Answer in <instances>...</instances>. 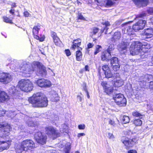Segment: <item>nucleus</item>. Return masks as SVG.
<instances>
[{
	"mask_svg": "<svg viewBox=\"0 0 153 153\" xmlns=\"http://www.w3.org/2000/svg\"><path fill=\"white\" fill-rule=\"evenodd\" d=\"M106 2L105 3V6L111 7L113 5L114 3L111 0H106Z\"/></svg>",
	"mask_w": 153,
	"mask_h": 153,
	"instance_id": "41",
	"label": "nucleus"
},
{
	"mask_svg": "<svg viewBox=\"0 0 153 153\" xmlns=\"http://www.w3.org/2000/svg\"><path fill=\"white\" fill-rule=\"evenodd\" d=\"M85 135V134L83 133H79L78 134V137H79L81 136H84Z\"/></svg>",
	"mask_w": 153,
	"mask_h": 153,
	"instance_id": "59",
	"label": "nucleus"
},
{
	"mask_svg": "<svg viewBox=\"0 0 153 153\" xmlns=\"http://www.w3.org/2000/svg\"><path fill=\"white\" fill-rule=\"evenodd\" d=\"M111 65L117 64L119 63V61L118 58L116 57H113L110 59Z\"/></svg>",
	"mask_w": 153,
	"mask_h": 153,
	"instance_id": "30",
	"label": "nucleus"
},
{
	"mask_svg": "<svg viewBox=\"0 0 153 153\" xmlns=\"http://www.w3.org/2000/svg\"><path fill=\"white\" fill-rule=\"evenodd\" d=\"M79 49L76 51L75 56L76 60L77 61H82V52Z\"/></svg>",
	"mask_w": 153,
	"mask_h": 153,
	"instance_id": "26",
	"label": "nucleus"
},
{
	"mask_svg": "<svg viewBox=\"0 0 153 153\" xmlns=\"http://www.w3.org/2000/svg\"><path fill=\"white\" fill-rule=\"evenodd\" d=\"M9 99V96L4 91H0V102H2Z\"/></svg>",
	"mask_w": 153,
	"mask_h": 153,
	"instance_id": "25",
	"label": "nucleus"
},
{
	"mask_svg": "<svg viewBox=\"0 0 153 153\" xmlns=\"http://www.w3.org/2000/svg\"><path fill=\"white\" fill-rule=\"evenodd\" d=\"M113 70L115 72L119 71L120 68V65L119 63L117 64L111 65Z\"/></svg>",
	"mask_w": 153,
	"mask_h": 153,
	"instance_id": "37",
	"label": "nucleus"
},
{
	"mask_svg": "<svg viewBox=\"0 0 153 153\" xmlns=\"http://www.w3.org/2000/svg\"><path fill=\"white\" fill-rule=\"evenodd\" d=\"M114 45L113 44H110L108 48L106 50L108 51V52H110L111 53V51H112L114 49Z\"/></svg>",
	"mask_w": 153,
	"mask_h": 153,
	"instance_id": "45",
	"label": "nucleus"
},
{
	"mask_svg": "<svg viewBox=\"0 0 153 153\" xmlns=\"http://www.w3.org/2000/svg\"><path fill=\"white\" fill-rule=\"evenodd\" d=\"M108 134L109 138L112 139L114 138V136L112 133H109Z\"/></svg>",
	"mask_w": 153,
	"mask_h": 153,
	"instance_id": "53",
	"label": "nucleus"
},
{
	"mask_svg": "<svg viewBox=\"0 0 153 153\" xmlns=\"http://www.w3.org/2000/svg\"><path fill=\"white\" fill-rule=\"evenodd\" d=\"M81 42L82 40L80 38H78L74 40L71 47V49L75 50L76 48L77 49L79 48L80 50H82V48L81 47H80L81 44Z\"/></svg>",
	"mask_w": 153,
	"mask_h": 153,
	"instance_id": "17",
	"label": "nucleus"
},
{
	"mask_svg": "<svg viewBox=\"0 0 153 153\" xmlns=\"http://www.w3.org/2000/svg\"><path fill=\"white\" fill-rule=\"evenodd\" d=\"M134 4L142 6H146L149 3V0H132Z\"/></svg>",
	"mask_w": 153,
	"mask_h": 153,
	"instance_id": "23",
	"label": "nucleus"
},
{
	"mask_svg": "<svg viewBox=\"0 0 153 153\" xmlns=\"http://www.w3.org/2000/svg\"><path fill=\"white\" fill-rule=\"evenodd\" d=\"M78 128L80 130H83L85 128V126L84 124H80L78 126Z\"/></svg>",
	"mask_w": 153,
	"mask_h": 153,
	"instance_id": "49",
	"label": "nucleus"
},
{
	"mask_svg": "<svg viewBox=\"0 0 153 153\" xmlns=\"http://www.w3.org/2000/svg\"><path fill=\"white\" fill-rule=\"evenodd\" d=\"M37 67L39 68V70L37 73L38 76L45 77L47 74L46 68L42 63L38 61H34L32 63L28 69L29 74H30L33 73L36 70Z\"/></svg>",
	"mask_w": 153,
	"mask_h": 153,
	"instance_id": "3",
	"label": "nucleus"
},
{
	"mask_svg": "<svg viewBox=\"0 0 153 153\" xmlns=\"http://www.w3.org/2000/svg\"><path fill=\"white\" fill-rule=\"evenodd\" d=\"M104 73L106 78H110L112 77L113 76V73L110 69L105 71Z\"/></svg>",
	"mask_w": 153,
	"mask_h": 153,
	"instance_id": "33",
	"label": "nucleus"
},
{
	"mask_svg": "<svg viewBox=\"0 0 153 153\" xmlns=\"http://www.w3.org/2000/svg\"><path fill=\"white\" fill-rule=\"evenodd\" d=\"M77 97L79 98V101H81L82 100L81 97L80 96L78 95L77 96Z\"/></svg>",
	"mask_w": 153,
	"mask_h": 153,
	"instance_id": "62",
	"label": "nucleus"
},
{
	"mask_svg": "<svg viewBox=\"0 0 153 153\" xmlns=\"http://www.w3.org/2000/svg\"><path fill=\"white\" fill-rule=\"evenodd\" d=\"M41 25L38 23L36 26H34L33 28L32 33L34 38L39 42H42L45 40V38L44 35H40V37L39 36V31L40 29Z\"/></svg>",
	"mask_w": 153,
	"mask_h": 153,
	"instance_id": "10",
	"label": "nucleus"
},
{
	"mask_svg": "<svg viewBox=\"0 0 153 153\" xmlns=\"http://www.w3.org/2000/svg\"><path fill=\"white\" fill-rule=\"evenodd\" d=\"M123 84V82L121 79L117 80L114 82V85L117 87H120Z\"/></svg>",
	"mask_w": 153,
	"mask_h": 153,
	"instance_id": "32",
	"label": "nucleus"
},
{
	"mask_svg": "<svg viewBox=\"0 0 153 153\" xmlns=\"http://www.w3.org/2000/svg\"><path fill=\"white\" fill-rule=\"evenodd\" d=\"M17 86L21 91L27 93L32 91L33 87L32 82L26 79L20 80L18 82Z\"/></svg>",
	"mask_w": 153,
	"mask_h": 153,
	"instance_id": "4",
	"label": "nucleus"
},
{
	"mask_svg": "<svg viewBox=\"0 0 153 153\" xmlns=\"http://www.w3.org/2000/svg\"><path fill=\"white\" fill-rule=\"evenodd\" d=\"M106 0H95L96 2H97L98 6H103L105 5Z\"/></svg>",
	"mask_w": 153,
	"mask_h": 153,
	"instance_id": "36",
	"label": "nucleus"
},
{
	"mask_svg": "<svg viewBox=\"0 0 153 153\" xmlns=\"http://www.w3.org/2000/svg\"><path fill=\"white\" fill-rule=\"evenodd\" d=\"M11 8L16 7V5L15 3H12L11 4Z\"/></svg>",
	"mask_w": 153,
	"mask_h": 153,
	"instance_id": "60",
	"label": "nucleus"
},
{
	"mask_svg": "<svg viewBox=\"0 0 153 153\" xmlns=\"http://www.w3.org/2000/svg\"><path fill=\"white\" fill-rule=\"evenodd\" d=\"M86 92V94L87 95L88 98L89 99L90 98V96L89 95V93H88V91L87 92Z\"/></svg>",
	"mask_w": 153,
	"mask_h": 153,
	"instance_id": "63",
	"label": "nucleus"
},
{
	"mask_svg": "<svg viewBox=\"0 0 153 153\" xmlns=\"http://www.w3.org/2000/svg\"><path fill=\"white\" fill-rule=\"evenodd\" d=\"M16 151L17 153H21L23 151H24L22 150L20 146V148H16Z\"/></svg>",
	"mask_w": 153,
	"mask_h": 153,
	"instance_id": "48",
	"label": "nucleus"
},
{
	"mask_svg": "<svg viewBox=\"0 0 153 153\" xmlns=\"http://www.w3.org/2000/svg\"><path fill=\"white\" fill-rule=\"evenodd\" d=\"M148 12L150 14H153V7L149 8L148 10Z\"/></svg>",
	"mask_w": 153,
	"mask_h": 153,
	"instance_id": "52",
	"label": "nucleus"
},
{
	"mask_svg": "<svg viewBox=\"0 0 153 153\" xmlns=\"http://www.w3.org/2000/svg\"><path fill=\"white\" fill-rule=\"evenodd\" d=\"M65 53L67 56H69L71 55V53L69 49H66L65 51Z\"/></svg>",
	"mask_w": 153,
	"mask_h": 153,
	"instance_id": "50",
	"label": "nucleus"
},
{
	"mask_svg": "<svg viewBox=\"0 0 153 153\" xmlns=\"http://www.w3.org/2000/svg\"><path fill=\"white\" fill-rule=\"evenodd\" d=\"M111 56V53L106 50H104L101 53V59L103 61L107 62L109 61Z\"/></svg>",
	"mask_w": 153,
	"mask_h": 153,
	"instance_id": "16",
	"label": "nucleus"
},
{
	"mask_svg": "<svg viewBox=\"0 0 153 153\" xmlns=\"http://www.w3.org/2000/svg\"><path fill=\"white\" fill-rule=\"evenodd\" d=\"M2 18L3 19V21L7 23L12 24L13 23L12 19H10V18L6 16H3Z\"/></svg>",
	"mask_w": 153,
	"mask_h": 153,
	"instance_id": "34",
	"label": "nucleus"
},
{
	"mask_svg": "<svg viewBox=\"0 0 153 153\" xmlns=\"http://www.w3.org/2000/svg\"><path fill=\"white\" fill-rule=\"evenodd\" d=\"M24 16L26 17H29V15H30V13H29L27 11H25L24 13Z\"/></svg>",
	"mask_w": 153,
	"mask_h": 153,
	"instance_id": "54",
	"label": "nucleus"
},
{
	"mask_svg": "<svg viewBox=\"0 0 153 153\" xmlns=\"http://www.w3.org/2000/svg\"><path fill=\"white\" fill-rule=\"evenodd\" d=\"M149 87L150 89H153V81L150 82Z\"/></svg>",
	"mask_w": 153,
	"mask_h": 153,
	"instance_id": "56",
	"label": "nucleus"
},
{
	"mask_svg": "<svg viewBox=\"0 0 153 153\" xmlns=\"http://www.w3.org/2000/svg\"><path fill=\"white\" fill-rule=\"evenodd\" d=\"M6 112V111L3 109L0 110V117L4 116Z\"/></svg>",
	"mask_w": 153,
	"mask_h": 153,
	"instance_id": "47",
	"label": "nucleus"
},
{
	"mask_svg": "<svg viewBox=\"0 0 153 153\" xmlns=\"http://www.w3.org/2000/svg\"><path fill=\"white\" fill-rule=\"evenodd\" d=\"M12 79L9 74L2 73L0 74V82L7 84L11 81Z\"/></svg>",
	"mask_w": 153,
	"mask_h": 153,
	"instance_id": "15",
	"label": "nucleus"
},
{
	"mask_svg": "<svg viewBox=\"0 0 153 153\" xmlns=\"http://www.w3.org/2000/svg\"><path fill=\"white\" fill-rule=\"evenodd\" d=\"M11 140L0 141V152L8 150L11 145Z\"/></svg>",
	"mask_w": 153,
	"mask_h": 153,
	"instance_id": "14",
	"label": "nucleus"
},
{
	"mask_svg": "<svg viewBox=\"0 0 153 153\" xmlns=\"http://www.w3.org/2000/svg\"><path fill=\"white\" fill-rule=\"evenodd\" d=\"M36 84L40 87L45 88H49L52 85L51 81L44 78L37 79L36 81Z\"/></svg>",
	"mask_w": 153,
	"mask_h": 153,
	"instance_id": "13",
	"label": "nucleus"
},
{
	"mask_svg": "<svg viewBox=\"0 0 153 153\" xmlns=\"http://www.w3.org/2000/svg\"><path fill=\"white\" fill-rule=\"evenodd\" d=\"M132 115L133 117H140L142 116L141 113L137 111H134L132 113Z\"/></svg>",
	"mask_w": 153,
	"mask_h": 153,
	"instance_id": "43",
	"label": "nucleus"
},
{
	"mask_svg": "<svg viewBox=\"0 0 153 153\" xmlns=\"http://www.w3.org/2000/svg\"><path fill=\"white\" fill-rule=\"evenodd\" d=\"M102 69L104 73L110 69L109 66L107 64L103 65L102 67Z\"/></svg>",
	"mask_w": 153,
	"mask_h": 153,
	"instance_id": "40",
	"label": "nucleus"
},
{
	"mask_svg": "<svg viewBox=\"0 0 153 153\" xmlns=\"http://www.w3.org/2000/svg\"><path fill=\"white\" fill-rule=\"evenodd\" d=\"M94 46V45L90 42L87 45V48L88 49L92 48Z\"/></svg>",
	"mask_w": 153,
	"mask_h": 153,
	"instance_id": "51",
	"label": "nucleus"
},
{
	"mask_svg": "<svg viewBox=\"0 0 153 153\" xmlns=\"http://www.w3.org/2000/svg\"><path fill=\"white\" fill-rule=\"evenodd\" d=\"M101 24L104 26L103 28L101 30V33H103L105 30V33L107 34L108 33V30L109 29L108 27L110 26L111 24L110 22L108 21H106L104 22L101 23Z\"/></svg>",
	"mask_w": 153,
	"mask_h": 153,
	"instance_id": "22",
	"label": "nucleus"
},
{
	"mask_svg": "<svg viewBox=\"0 0 153 153\" xmlns=\"http://www.w3.org/2000/svg\"><path fill=\"white\" fill-rule=\"evenodd\" d=\"M28 101L35 108L46 107L48 102L47 98L40 92L33 94L28 98Z\"/></svg>",
	"mask_w": 153,
	"mask_h": 153,
	"instance_id": "1",
	"label": "nucleus"
},
{
	"mask_svg": "<svg viewBox=\"0 0 153 153\" xmlns=\"http://www.w3.org/2000/svg\"><path fill=\"white\" fill-rule=\"evenodd\" d=\"M142 34L143 36H146V38H151L153 36V28L149 27L145 29Z\"/></svg>",
	"mask_w": 153,
	"mask_h": 153,
	"instance_id": "20",
	"label": "nucleus"
},
{
	"mask_svg": "<svg viewBox=\"0 0 153 153\" xmlns=\"http://www.w3.org/2000/svg\"><path fill=\"white\" fill-rule=\"evenodd\" d=\"M21 147L25 152L30 151V149L35 147V143L31 139H27L23 140L21 142Z\"/></svg>",
	"mask_w": 153,
	"mask_h": 153,
	"instance_id": "9",
	"label": "nucleus"
},
{
	"mask_svg": "<svg viewBox=\"0 0 153 153\" xmlns=\"http://www.w3.org/2000/svg\"><path fill=\"white\" fill-rule=\"evenodd\" d=\"M9 13L12 15H14L15 14L14 10L11 9L9 10Z\"/></svg>",
	"mask_w": 153,
	"mask_h": 153,
	"instance_id": "58",
	"label": "nucleus"
},
{
	"mask_svg": "<svg viewBox=\"0 0 153 153\" xmlns=\"http://www.w3.org/2000/svg\"><path fill=\"white\" fill-rule=\"evenodd\" d=\"M132 123L136 126H141L142 124V121L139 118L135 119L133 120Z\"/></svg>",
	"mask_w": 153,
	"mask_h": 153,
	"instance_id": "29",
	"label": "nucleus"
},
{
	"mask_svg": "<svg viewBox=\"0 0 153 153\" xmlns=\"http://www.w3.org/2000/svg\"><path fill=\"white\" fill-rule=\"evenodd\" d=\"M108 123L109 124L113 126H114L116 125V123L114 120L111 119H109Z\"/></svg>",
	"mask_w": 153,
	"mask_h": 153,
	"instance_id": "46",
	"label": "nucleus"
},
{
	"mask_svg": "<svg viewBox=\"0 0 153 153\" xmlns=\"http://www.w3.org/2000/svg\"><path fill=\"white\" fill-rule=\"evenodd\" d=\"M83 89L85 91V92L88 91V90L86 86V85L85 84L84 87L83 88Z\"/></svg>",
	"mask_w": 153,
	"mask_h": 153,
	"instance_id": "61",
	"label": "nucleus"
},
{
	"mask_svg": "<svg viewBox=\"0 0 153 153\" xmlns=\"http://www.w3.org/2000/svg\"><path fill=\"white\" fill-rule=\"evenodd\" d=\"M121 37V32L119 31H117L114 33L111 39V41L115 42L116 41L120 39Z\"/></svg>",
	"mask_w": 153,
	"mask_h": 153,
	"instance_id": "24",
	"label": "nucleus"
},
{
	"mask_svg": "<svg viewBox=\"0 0 153 153\" xmlns=\"http://www.w3.org/2000/svg\"><path fill=\"white\" fill-rule=\"evenodd\" d=\"M45 130L46 134L49 137L53 138V139L60 137L61 135V133L59 132L56 128L52 126L45 127Z\"/></svg>",
	"mask_w": 153,
	"mask_h": 153,
	"instance_id": "8",
	"label": "nucleus"
},
{
	"mask_svg": "<svg viewBox=\"0 0 153 153\" xmlns=\"http://www.w3.org/2000/svg\"><path fill=\"white\" fill-rule=\"evenodd\" d=\"M129 46V43L127 42L123 41L120 45V48L121 51L126 50Z\"/></svg>",
	"mask_w": 153,
	"mask_h": 153,
	"instance_id": "27",
	"label": "nucleus"
},
{
	"mask_svg": "<svg viewBox=\"0 0 153 153\" xmlns=\"http://www.w3.org/2000/svg\"><path fill=\"white\" fill-rule=\"evenodd\" d=\"M85 71H89V67L87 65H85Z\"/></svg>",
	"mask_w": 153,
	"mask_h": 153,
	"instance_id": "57",
	"label": "nucleus"
},
{
	"mask_svg": "<svg viewBox=\"0 0 153 153\" xmlns=\"http://www.w3.org/2000/svg\"><path fill=\"white\" fill-rule=\"evenodd\" d=\"M8 93L9 95L12 97H17L20 94V91L15 87H13L9 89Z\"/></svg>",
	"mask_w": 153,
	"mask_h": 153,
	"instance_id": "21",
	"label": "nucleus"
},
{
	"mask_svg": "<svg viewBox=\"0 0 153 153\" xmlns=\"http://www.w3.org/2000/svg\"><path fill=\"white\" fill-rule=\"evenodd\" d=\"M121 138V141L124 144L125 149L127 150L132 147L137 143V140L136 137L129 139L125 136H123Z\"/></svg>",
	"mask_w": 153,
	"mask_h": 153,
	"instance_id": "6",
	"label": "nucleus"
},
{
	"mask_svg": "<svg viewBox=\"0 0 153 153\" xmlns=\"http://www.w3.org/2000/svg\"><path fill=\"white\" fill-rule=\"evenodd\" d=\"M146 23L145 20L139 19L133 25L132 29L135 32L142 30L144 28Z\"/></svg>",
	"mask_w": 153,
	"mask_h": 153,
	"instance_id": "12",
	"label": "nucleus"
},
{
	"mask_svg": "<svg viewBox=\"0 0 153 153\" xmlns=\"http://www.w3.org/2000/svg\"><path fill=\"white\" fill-rule=\"evenodd\" d=\"M12 131V127L7 123L4 122H0V132L2 133L1 138L4 139L10 137V132Z\"/></svg>",
	"mask_w": 153,
	"mask_h": 153,
	"instance_id": "5",
	"label": "nucleus"
},
{
	"mask_svg": "<svg viewBox=\"0 0 153 153\" xmlns=\"http://www.w3.org/2000/svg\"><path fill=\"white\" fill-rule=\"evenodd\" d=\"M51 99L53 102H57L59 100V97L57 94L55 93L52 94Z\"/></svg>",
	"mask_w": 153,
	"mask_h": 153,
	"instance_id": "31",
	"label": "nucleus"
},
{
	"mask_svg": "<svg viewBox=\"0 0 153 153\" xmlns=\"http://www.w3.org/2000/svg\"><path fill=\"white\" fill-rule=\"evenodd\" d=\"M113 99L119 107H125L126 105V99L122 94L118 93L115 94L113 97Z\"/></svg>",
	"mask_w": 153,
	"mask_h": 153,
	"instance_id": "7",
	"label": "nucleus"
},
{
	"mask_svg": "<svg viewBox=\"0 0 153 153\" xmlns=\"http://www.w3.org/2000/svg\"><path fill=\"white\" fill-rule=\"evenodd\" d=\"M47 137L39 131L36 132L34 135V139L37 143L41 145L45 144L47 142Z\"/></svg>",
	"mask_w": 153,
	"mask_h": 153,
	"instance_id": "11",
	"label": "nucleus"
},
{
	"mask_svg": "<svg viewBox=\"0 0 153 153\" xmlns=\"http://www.w3.org/2000/svg\"><path fill=\"white\" fill-rule=\"evenodd\" d=\"M146 16V14L144 12H143L141 13L138 14L136 15L135 19L137 20H139V18H143L144 17H145Z\"/></svg>",
	"mask_w": 153,
	"mask_h": 153,
	"instance_id": "39",
	"label": "nucleus"
},
{
	"mask_svg": "<svg viewBox=\"0 0 153 153\" xmlns=\"http://www.w3.org/2000/svg\"><path fill=\"white\" fill-rule=\"evenodd\" d=\"M151 48V45L147 42L141 43L135 42L131 45L130 51L131 54L134 55L142 52L146 53Z\"/></svg>",
	"mask_w": 153,
	"mask_h": 153,
	"instance_id": "2",
	"label": "nucleus"
},
{
	"mask_svg": "<svg viewBox=\"0 0 153 153\" xmlns=\"http://www.w3.org/2000/svg\"><path fill=\"white\" fill-rule=\"evenodd\" d=\"M102 48V46L99 45H96L95 46V50L94 53V55L97 54L101 51V49Z\"/></svg>",
	"mask_w": 153,
	"mask_h": 153,
	"instance_id": "35",
	"label": "nucleus"
},
{
	"mask_svg": "<svg viewBox=\"0 0 153 153\" xmlns=\"http://www.w3.org/2000/svg\"><path fill=\"white\" fill-rule=\"evenodd\" d=\"M107 85V83L106 82L102 81L101 82V85L103 88L104 92L109 95L113 92L114 89L113 87L111 86L108 87Z\"/></svg>",
	"mask_w": 153,
	"mask_h": 153,
	"instance_id": "19",
	"label": "nucleus"
},
{
	"mask_svg": "<svg viewBox=\"0 0 153 153\" xmlns=\"http://www.w3.org/2000/svg\"><path fill=\"white\" fill-rule=\"evenodd\" d=\"M51 36L52 38L54 43L55 45L59 46L61 44V42L56 32L53 31H51Z\"/></svg>",
	"mask_w": 153,
	"mask_h": 153,
	"instance_id": "18",
	"label": "nucleus"
},
{
	"mask_svg": "<svg viewBox=\"0 0 153 153\" xmlns=\"http://www.w3.org/2000/svg\"><path fill=\"white\" fill-rule=\"evenodd\" d=\"M127 153H137V152L135 150L132 149L128 151Z\"/></svg>",
	"mask_w": 153,
	"mask_h": 153,
	"instance_id": "55",
	"label": "nucleus"
},
{
	"mask_svg": "<svg viewBox=\"0 0 153 153\" xmlns=\"http://www.w3.org/2000/svg\"><path fill=\"white\" fill-rule=\"evenodd\" d=\"M121 121L124 124H126L129 122L130 119L128 116L123 115L120 117Z\"/></svg>",
	"mask_w": 153,
	"mask_h": 153,
	"instance_id": "28",
	"label": "nucleus"
},
{
	"mask_svg": "<svg viewBox=\"0 0 153 153\" xmlns=\"http://www.w3.org/2000/svg\"><path fill=\"white\" fill-rule=\"evenodd\" d=\"M132 28H131V27H128L126 33L129 36H131L134 34V31L133 30Z\"/></svg>",
	"mask_w": 153,
	"mask_h": 153,
	"instance_id": "38",
	"label": "nucleus"
},
{
	"mask_svg": "<svg viewBox=\"0 0 153 153\" xmlns=\"http://www.w3.org/2000/svg\"><path fill=\"white\" fill-rule=\"evenodd\" d=\"M99 29L97 27H94L92 29V35H95L99 31Z\"/></svg>",
	"mask_w": 153,
	"mask_h": 153,
	"instance_id": "42",
	"label": "nucleus"
},
{
	"mask_svg": "<svg viewBox=\"0 0 153 153\" xmlns=\"http://www.w3.org/2000/svg\"><path fill=\"white\" fill-rule=\"evenodd\" d=\"M97 39L96 38H93V41L94 42H96V41L97 40Z\"/></svg>",
	"mask_w": 153,
	"mask_h": 153,
	"instance_id": "64",
	"label": "nucleus"
},
{
	"mask_svg": "<svg viewBox=\"0 0 153 153\" xmlns=\"http://www.w3.org/2000/svg\"><path fill=\"white\" fill-rule=\"evenodd\" d=\"M77 20L80 19L83 20H85V18L83 17L81 13H79L78 14L77 17Z\"/></svg>",
	"mask_w": 153,
	"mask_h": 153,
	"instance_id": "44",
	"label": "nucleus"
}]
</instances>
